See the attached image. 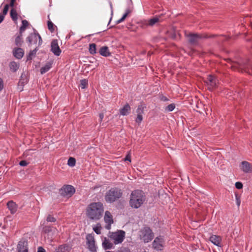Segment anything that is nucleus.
I'll list each match as a JSON object with an SVG mask.
<instances>
[{
	"label": "nucleus",
	"instance_id": "obj_35",
	"mask_svg": "<svg viewBox=\"0 0 252 252\" xmlns=\"http://www.w3.org/2000/svg\"><path fill=\"white\" fill-rule=\"evenodd\" d=\"M37 51V49L36 48H35L34 50L31 51L29 53V56L28 57V60L31 59L32 57L34 56L36 54Z\"/></svg>",
	"mask_w": 252,
	"mask_h": 252
},
{
	"label": "nucleus",
	"instance_id": "obj_53",
	"mask_svg": "<svg viewBox=\"0 0 252 252\" xmlns=\"http://www.w3.org/2000/svg\"><path fill=\"white\" fill-rule=\"evenodd\" d=\"M127 16L128 15H127V14L125 13L122 18L125 20V19L127 17Z\"/></svg>",
	"mask_w": 252,
	"mask_h": 252
},
{
	"label": "nucleus",
	"instance_id": "obj_44",
	"mask_svg": "<svg viewBox=\"0 0 252 252\" xmlns=\"http://www.w3.org/2000/svg\"><path fill=\"white\" fill-rule=\"evenodd\" d=\"M3 82L1 78H0V92L3 89Z\"/></svg>",
	"mask_w": 252,
	"mask_h": 252
},
{
	"label": "nucleus",
	"instance_id": "obj_6",
	"mask_svg": "<svg viewBox=\"0 0 252 252\" xmlns=\"http://www.w3.org/2000/svg\"><path fill=\"white\" fill-rule=\"evenodd\" d=\"M189 42L192 45H197L199 39L208 38L207 35H202L197 33H189L186 34Z\"/></svg>",
	"mask_w": 252,
	"mask_h": 252
},
{
	"label": "nucleus",
	"instance_id": "obj_21",
	"mask_svg": "<svg viewBox=\"0 0 252 252\" xmlns=\"http://www.w3.org/2000/svg\"><path fill=\"white\" fill-rule=\"evenodd\" d=\"M7 206L11 214L15 213L17 210V205L12 201H8L7 203Z\"/></svg>",
	"mask_w": 252,
	"mask_h": 252
},
{
	"label": "nucleus",
	"instance_id": "obj_5",
	"mask_svg": "<svg viewBox=\"0 0 252 252\" xmlns=\"http://www.w3.org/2000/svg\"><path fill=\"white\" fill-rule=\"evenodd\" d=\"M75 190L71 185H64L59 190V193L62 196L70 197L75 192Z\"/></svg>",
	"mask_w": 252,
	"mask_h": 252
},
{
	"label": "nucleus",
	"instance_id": "obj_33",
	"mask_svg": "<svg viewBox=\"0 0 252 252\" xmlns=\"http://www.w3.org/2000/svg\"><path fill=\"white\" fill-rule=\"evenodd\" d=\"M88 85V81L86 79L81 80L80 81V86L82 89H85Z\"/></svg>",
	"mask_w": 252,
	"mask_h": 252
},
{
	"label": "nucleus",
	"instance_id": "obj_55",
	"mask_svg": "<svg viewBox=\"0 0 252 252\" xmlns=\"http://www.w3.org/2000/svg\"><path fill=\"white\" fill-rule=\"evenodd\" d=\"M161 100L163 101H166L168 100V99L166 97L163 96L162 98H161Z\"/></svg>",
	"mask_w": 252,
	"mask_h": 252
},
{
	"label": "nucleus",
	"instance_id": "obj_29",
	"mask_svg": "<svg viewBox=\"0 0 252 252\" xmlns=\"http://www.w3.org/2000/svg\"><path fill=\"white\" fill-rule=\"evenodd\" d=\"M15 42L17 46H21L23 43L22 35L19 34V35H18L15 38Z\"/></svg>",
	"mask_w": 252,
	"mask_h": 252
},
{
	"label": "nucleus",
	"instance_id": "obj_10",
	"mask_svg": "<svg viewBox=\"0 0 252 252\" xmlns=\"http://www.w3.org/2000/svg\"><path fill=\"white\" fill-rule=\"evenodd\" d=\"M86 240L89 249L92 252H96V249L94 236L92 234H88L86 236Z\"/></svg>",
	"mask_w": 252,
	"mask_h": 252
},
{
	"label": "nucleus",
	"instance_id": "obj_32",
	"mask_svg": "<svg viewBox=\"0 0 252 252\" xmlns=\"http://www.w3.org/2000/svg\"><path fill=\"white\" fill-rule=\"evenodd\" d=\"M101 226L99 223L97 224L96 226L93 228L94 231L97 234H100L101 233Z\"/></svg>",
	"mask_w": 252,
	"mask_h": 252
},
{
	"label": "nucleus",
	"instance_id": "obj_14",
	"mask_svg": "<svg viewBox=\"0 0 252 252\" xmlns=\"http://www.w3.org/2000/svg\"><path fill=\"white\" fill-rule=\"evenodd\" d=\"M43 232L51 236V238L58 233V230L51 226H45L43 228Z\"/></svg>",
	"mask_w": 252,
	"mask_h": 252
},
{
	"label": "nucleus",
	"instance_id": "obj_7",
	"mask_svg": "<svg viewBox=\"0 0 252 252\" xmlns=\"http://www.w3.org/2000/svg\"><path fill=\"white\" fill-rule=\"evenodd\" d=\"M154 238V234L149 227H145L141 231V238L145 243L149 242Z\"/></svg>",
	"mask_w": 252,
	"mask_h": 252
},
{
	"label": "nucleus",
	"instance_id": "obj_52",
	"mask_svg": "<svg viewBox=\"0 0 252 252\" xmlns=\"http://www.w3.org/2000/svg\"><path fill=\"white\" fill-rule=\"evenodd\" d=\"M130 12H131V10L130 9H128L126 10L125 13L127 14V15H128Z\"/></svg>",
	"mask_w": 252,
	"mask_h": 252
},
{
	"label": "nucleus",
	"instance_id": "obj_28",
	"mask_svg": "<svg viewBox=\"0 0 252 252\" xmlns=\"http://www.w3.org/2000/svg\"><path fill=\"white\" fill-rule=\"evenodd\" d=\"M10 16H11L12 19L14 21H16L18 19L17 13L16 10L13 8H12L10 10Z\"/></svg>",
	"mask_w": 252,
	"mask_h": 252
},
{
	"label": "nucleus",
	"instance_id": "obj_38",
	"mask_svg": "<svg viewBox=\"0 0 252 252\" xmlns=\"http://www.w3.org/2000/svg\"><path fill=\"white\" fill-rule=\"evenodd\" d=\"M117 252H131L130 250L127 248L122 247Z\"/></svg>",
	"mask_w": 252,
	"mask_h": 252
},
{
	"label": "nucleus",
	"instance_id": "obj_18",
	"mask_svg": "<svg viewBox=\"0 0 252 252\" xmlns=\"http://www.w3.org/2000/svg\"><path fill=\"white\" fill-rule=\"evenodd\" d=\"M210 241L214 245L220 247L221 238L218 235H213L210 237Z\"/></svg>",
	"mask_w": 252,
	"mask_h": 252
},
{
	"label": "nucleus",
	"instance_id": "obj_13",
	"mask_svg": "<svg viewBox=\"0 0 252 252\" xmlns=\"http://www.w3.org/2000/svg\"><path fill=\"white\" fill-rule=\"evenodd\" d=\"M51 51L56 56H59L61 53L57 40H53L51 44Z\"/></svg>",
	"mask_w": 252,
	"mask_h": 252
},
{
	"label": "nucleus",
	"instance_id": "obj_54",
	"mask_svg": "<svg viewBox=\"0 0 252 252\" xmlns=\"http://www.w3.org/2000/svg\"><path fill=\"white\" fill-rule=\"evenodd\" d=\"M19 83L21 84L22 85H23L25 83V82L23 81L22 79H21L19 81Z\"/></svg>",
	"mask_w": 252,
	"mask_h": 252
},
{
	"label": "nucleus",
	"instance_id": "obj_51",
	"mask_svg": "<svg viewBox=\"0 0 252 252\" xmlns=\"http://www.w3.org/2000/svg\"><path fill=\"white\" fill-rule=\"evenodd\" d=\"M4 19V16L2 15H0V23L2 22V21Z\"/></svg>",
	"mask_w": 252,
	"mask_h": 252
},
{
	"label": "nucleus",
	"instance_id": "obj_36",
	"mask_svg": "<svg viewBox=\"0 0 252 252\" xmlns=\"http://www.w3.org/2000/svg\"><path fill=\"white\" fill-rule=\"evenodd\" d=\"M46 220L48 222H55L56 221V219L53 216L49 215L47 217Z\"/></svg>",
	"mask_w": 252,
	"mask_h": 252
},
{
	"label": "nucleus",
	"instance_id": "obj_31",
	"mask_svg": "<svg viewBox=\"0 0 252 252\" xmlns=\"http://www.w3.org/2000/svg\"><path fill=\"white\" fill-rule=\"evenodd\" d=\"M76 160L74 158L70 157L67 161V164L70 167L75 166Z\"/></svg>",
	"mask_w": 252,
	"mask_h": 252
},
{
	"label": "nucleus",
	"instance_id": "obj_39",
	"mask_svg": "<svg viewBox=\"0 0 252 252\" xmlns=\"http://www.w3.org/2000/svg\"><path fill=\"white\" fill-rule=\"evenodd\" d=\"M9 5L8 4H6L4 7V8L3 9V16H4L5 15H6L8 12V9H9Z\"/></svg>",
	"mask_w": 252,
	"mask_h": 252
},
{
	"label": "nucleus",
	"instance_id": "obj_19",
	"mask_svg": "<svg viewBox=\"0 0 252 252\" xmlns=\"http://www.w3.org/2000/svg\"><path fill=\"white\" fill-rule=\"evenodd\" d=\"M130 107L128 103H126L124 106L120 109V113L121 115L126 116L130 112Z\"/></svg>",
	"mask_w": 252,
	"mask_h": 252
},
{
	"label": "nucleus",
	"instance_id": "obj_27",
	"mask_svg": "<svg viewBox=\"0 0 252 252\" xmlns=\"http://www.w3.org/2000/svg\"><path fill=\"white\" fill-rule=\"evenodd\" d=\"M9 66L10 70L14 72L19 69V64L14 61H12L9 63Z\"/></svg>",
	"mask_w": 252,
	"mask_h": 252
},
{
	"label": "nucleus",
	"instance_id": "obj_4",
	"mask_svg": "<svg viewBox=\"0 0 252 252\" xmlns=\"http://www.w3.org/2000/svg\"><path fill=\"white\" fill-rule=\"evenodd\" d=\"M108 237L113 241L115 245L122 243L125 237V232L123 230H118L116 232H109Z\"/></svg>",
	"mask_w": 252,
	"mask_h": 252
},
{
	"label": "nucleus",
	"instance_id": "obj_22",
	"mask_svg": "<svg viewBox=\"0 0 252 252\" xmlns=\"http://www.w3.org/2000/svg\"><path fill=\"white\" fill-rule=\"evenodd\" d=\"M99 54L104 57H109L111 55L108 47L107 46L101 47L99 50Z\"/></svg>",
	"mask_w": 252,
	"mask_h": 252
},
{
	"label": "nucleus",
	"instance_id": "obj_1",
	"mask_svg": "<svg viewBox=\"0 0 252 252\" xmlns=\"http://www.w3.org/2000/svg\"><path fill=\"white\" fill-rule=\"evenodd\" d=\"M104 212L103 204L100 202L91 203L86 209V215L92 220H99Z\"/></svg>",
	"mask_w": 252,
	"mask_h": 252
},
{
	"label": "nucleus",
	"instance_id": "obj_42",
	"mask_svg": "<svg viewBox=\"0 0 252 252\" xmlns=\"http://www.w3.org/2000/svg\"><path fill=\"white\" fill-rule=\"evenodd\" d=\"M22 25L21 26L26 28L29 25L28 22L26 20H23L22 21Z\"/></svg>",
	"mask_w": 252,
	"mask_h": 252
},
{
	"label": "nucleus",
	"instance_id": "obj_47",
	"mask_svg": "<svg viewBox=\"0 0 252 252\" xmlns=\"http://www.w3.org/2000/svg\"><path fill=\"white\" fill-rule=\"evenodd\" d=\"M37 252H45V250L41 247L38 248Z\"/></svg>",
	"mask_w": 252,
	"mask_h": 252
},
{
	"label": "nucleus",
	"instance_id": "obj_17",
	"mask_svg": "<svg viewBox=\"0 0 252 252\" xmlns=\"http://www.w3.org/2000/svg\"><path fill=\"white\" fill-rule=\"evenodd\" d=\"M153 246L157 250H161L162 248V239L157 237L153 243Z\"/></svg>",
	"mask_w": 252,
	"mask_h": 252
},
{
	"label": "nucleus",
	"instance_id": "obj_40",
	"mask_svg": "<svg viewBox=\"0 0 252 252\" xmlns=\"http://www.w3.org/2000/svg\"><path fill=\"white\" fill-rule=\"evenodd\" d=\"M235 187L237 189H241L243 188V184L241 182H236L235 183Z\"/></svg>",
	"mask_w": 252,
	"mask_h": 252
},
{
	"label": "nucleus",
	"instance_id": "obj_30",
	"mask_svg": "<svg viewBox=\"0 0 252 252\" xmlns=\"http://www.w3.org/2000/svg\"><path fill=\"white\" fill-rule=\"evenodd\" d=\"M89 52L91 54L94 55L96 53V45L94 43L90 44L89 45Z\"/></svg>",
	"mask_w": 252,
	"mask_h": 252
},
{
	"label": "nucleus",
	"instance_id": "obj_48",
	"mask_svg": "<svg viewBox=\"0 0 252 252\" xmlns=\"http://www.w3.org/2000/svg\"><path fill=\"white\" fill-rule=\"evenodd\" d=\"M15 1L16 0H11L10 4L9 5L11 7L14 6V3L15 2Z\"/></svg>",
	"mask_w": 252,
	"mask_h": 252
},
{
	"label": "nucleus",
	"instance_id": "obj_15",
	"mask_svg": "<svg viewBox=\"0 0 252 252\" xmlns=\"http://www.w3.org/2000/svg\"><path fill=\"white\" fill-rule=\"evenodd\" d=\"M17 252H28V242L23 240L19 242L17 246Z\"/></svg>",
	"mask_w": 252,
	"mask_h": 252
},
{
	"label": "nucleus",
	"instance_id": "obj_50",
	"mask_svg": "<svg viewBox=\"0 0 252 252\" xmlns=\"http://www.w3.org/2000/svg\"><path fill=\"white\" fill-rule=\"evenodd\" d=\"M125 20L123 18H121V19H120L119 20H118V21H117L116 22V23L118 24H119L122 22H123Z\"/></svg>",
	"mask_w": 252,
	"mask_h": 252
},
{
	"label": "nucleus",
	"instance_id": "obj_16",
	"mask_svg": "<svg viewBox=\"0 0 252 252\" xmlns=\"http://www.w3.org/2000/svg\"><path fill=\"white\" fill-rule=\"evenodd\" d=\"M241 169L245 173H250L252 172V167L251 164L248 161H243L241 164Z\"/></svg>",
	"mask_w": 252,
	"mask_h": 252
},
{
	"label": "nucleus",
	"instance_id": "obj_12",
	"mask_svg": "<svg viewBox=\"0 0 252 252\" xmlns=\"http://www.w3.org/2000/svg\"><path fill=\"white\" fill-rule=\"evenodd\" d=\"M104 220L105 222L106 223L105 226V228L107 230H110L111 229V224L114 222V221L112 216L109 211H106L105 212Z\"/></svg>",
	"mask_w": 252,
	"mask_h": 252
},
{
	"label": "nucleus",
	"instance_id": "obj_45",
	"mask_svg": "<svg viewBox=\"0 0 252 252\" xmlns=\"http://www.w3.org/2000/svg\"><path fill=\"white\" fill-rule=\"evenodd\" d=\"M26 28L21 26L20 28V35H22V32H24L25 31V30H26Z\"/></svg>",
	"mask_w": 252,
	"mask_h": 252
},
{
	"label": "nucleus",
	"instance_id": "obj_2",
	"mask_svg": "<svg viewBox=\"0 0 252 252\" xmlns=\"http://www.w3.org/2000/svg\"><path fill=\"white\" fill-rule=\"evenodd\" d=\"M145 200V196L143 191L135 190L131 193L129 200L130 206L133 208H139Z\"/></svg>",
	"mask_w": 252,
	"mask_h": 252
},
{
	"label": "nucleus",
	"instance_id": "obj_56",
	"mask_svg": "<svg viewBox=\"0 0 252 252\" xmlns=\"http://www.w3.org/2000/svg\"><path fill=\"white\" fill-rule=\"evenodd\" d=\"M23 74H22V75H21V78H23Z\"/></svg>",
	"mask_w": 252,
	"mask_h": 252
},
{
	"label": "nucleus",
	"instance_id": "obj_20",
	"mask_svg": "<svg viewBox=\"0 0 252 252\" xmlns=\"http://www.w3.org/2000/svg\"><path fill=\"white\" fill-rule=\"evenodd\" d=\"M70 248L67 244H63L59 246L55 250V252H69Z\"/></svg>",
	"mask_w": 252,
	"mask_h": 252
},
{
	"label": "nucleus",
	"instance_id": "obj_43",
	"mask_svg": "<svg viewBox=\"0 0 252 252\" xmlns=\"http://www.w3.org/2000/svg\"><path fill=\"white\" fill-rule=\"evenodd\" d=\"M236 201L237 206H239L241 203V200L240 198L237 195H236Z\"/></svg>",
	"mask_w": 252,
	"mask_h": 252
},
{
	"label": "nucleus",
	"instance_id": "obj_11",
	"mask_svg": "<svg viewBox=\"0 0 252 252\" xmlns=\"http://www.w3.org/2000/svg\"><path fill=\"white\" fill-rule=\"evenodd\" d=\"M145 107V105L141 104L138 106L136 109V112L137 113V117L135 119V122L138 124H140L143 120L142 115L144 114V111Z\"/></svg>",
	"mask_w": 252,
	"mask_h": 252
},
{
	"label": "nucleus",
	"instance_id": "obj_41",
	"mask_svg": "<svg viewBox=\"0 0 252 252\" xmlns=\"http://www.w3.org/2000/svg\"><path fill=\"white\" fill-rule=\"evenodd\" d=\"M28 164V162L26 160H21L19 162V165L21 166H26Z\"/></svg>",
	"mask_w": 252,
	"mask_h": 252
},
{
	"label": "nucleus",
	"instance_id": "obj_24",
	"mask_svg": "<svg viewBox=\"0 0 252 252\" xmlns=\"http://www.w3.org/2000/svg\"><path fill=\"white\" fill-rule=\"evenodd\" d=\"M53 62H48L46 64L40 68V73L43 74L47 72L52 66Z\"/></svg>",
	"mask_w": 252,
	"mask_h": 252
},
{
	"label": "nucleus",
	"instance_id": "obj_26",
	"mask_svg": "<svg viewBox=\"0 0 252 252\" xmlns=\"http://www.w3.org/2000/svg\"><path fill=\"white\" fill-rule=\"evenodd\" d=\"M102 246L105 250L111 249L114 247L113 244L110 243L106 238L102 243Z\"/></svg>",
	"mask_w": 252,
	"mask_h": 252
},
{
	"label": "nucleus",
	"instance_id": "obj_46",
	"mask_svg": "<svg viewBox=\"0 0 252 252\" xmlns=\"http://www.w3.org/2000/svg\"><path fill=\"white\" fill-rule=\"evenodd\" d=\"M99 121L100 122H101L104 118V114L103 113H100L99 115Z\"/></svg>",
	"mask_w": 252,
	"mask_h": 252
},
{
	"label": "nucleus",
	"instance_id": "obj_23",
	"mask_svg": "<svg viewBox=\"0 0 252 252\" xmlns=\"http://www.w3.org/2000/svg\"><path fill=\"white\" fill-rule=\"evenodd\" d=\"M24 54V52L22 48H18L13 50V55L14 57L18 59H21Z\"/></svg>",
	"mask_w": 252,
	"mask_h": 252
},
{
	"label": "nucleus",
	"instance_id": "obj_34",
	"mask_svg": "<svg viewBox=\"0 0 252 252\" xmlns=\"http://www.w3.org/2000/svg\"><path fill=\"white\" fill-rule=\"evenodd\" d=\"M47 25L49 30L51 32H53L55 30V25L51 21H48Z\"/></svg>",
	"mask_w": 252,
	"mask_h": 252
},
{
	"label": "nucleus",
	"instance_id": "obj_9",
	"mask_svg": "<svg viewBox=\"0 0 252 252\" xmlns=\"http://www.w3.org/2000/svg\"><path fill=\"white\" fill-rule=\"evenodd\" d=\"M206 82L208 86L209 89L212 90L217 86L218 80L215 76L209 75L207 78Z\"/></svg>",
	"mask_w": 252,
	"mask_h": 252
},
{
	"label": "nucleus",
	"instance_id": "obj_3",
	"mask_svg": "<svg viewBox=\"0 0 252 252\" xmlns=\"http://www.w3.org/2000/svg\"><path fill=\"white\" fill-rule=\"evenodd\" d=\"M123 195V191L121 189L114 187L111 188L105 193L104 199L108 203H113L118 200Z\"/></svg>",
	"mask_w": 252,
	"mask_h": 252
},
{
	"label": "nucleus",
	"instance_id": "obj_49",
	"mask_svg": "<svg viewBox=\"0 0 252 252\" xmlns=\"http://www.w3.org/2000/svg\"><path fill=\"white\" fill-rule=\"evenodd\" d=\"M125 161L127 160V161H130V156L128 155H127L125 158Z\"/></svg>",
	"mask_w": 252,
	"mask_h": 252
},
{
	"label": "nucleus",
	"instance_id": "obj_25",
	"mask_svg": "<svg viewBox=\"0 0 252 252\" xmlns=\"http://www.w3.org/2000/svg\"><path fill=\"white\" fill-rule=\"evenodd\" d=\"M160 17H155L152 19H150L148 21V22L146 23V25L147 26H153L154 25H155L156 23H158V22L160 21Z\"/></svg>",
	"mask_w": 252,
	"mask_h": 252
},
{
	"label": "nucleus",
	"instance_id": "obj_8",
	"mask_svg": "<svg viewBox=\"0 0 252 252\" xmlns=\"http://www.w3.org/2000/svg\"><path fill=\"white\" fill-rule=\"evenodd\" d=\"M39 39L38 45H40L42 43V39L40 35L38 33H33L30 34L27 38V41L28 42L29 45L36 44L37 39Z\"/></svg>",
	"mask_w": 252,
	"mask_h": 252
},
{
	"label": "nucleus",
	"instance_id": "obj_37",
	"mask_svg": "<svg viewBox=\"0 0 252 252\" xmlns=\"http://www.w3.org/2000/svg\"><path fill=\"white\" fill-rule=\"evenodd\" d=\"M175 108V105L174 104L172 103L169 105H168L166 108H165L166 110H167L168 111H172Z\"/></svg>",
	"mask_w": 252,
	"mask_h": 252
}]
</instances>
